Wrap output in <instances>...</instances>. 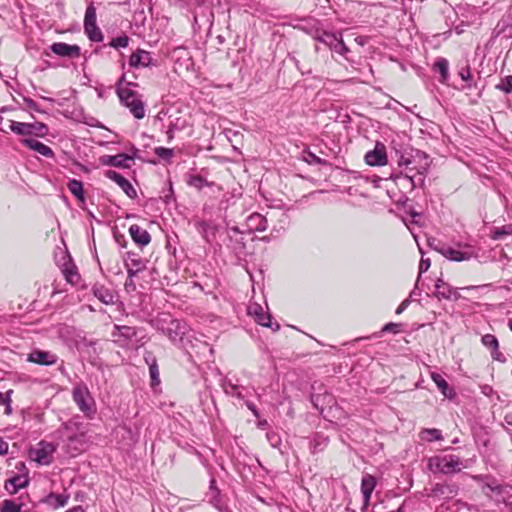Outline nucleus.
<instances>
[{
  "instance_id": "f257e3e1",
  "label": "nucleus",
  "mask_w": 512,
  "mask_h": 512,
  "mask_svg": "<svg viewBox=\"0 0 512 512\" xmlns=\"http://www.w3.org/2000/svg\"><path fill=\"white\" fill-rule=\"evenodd\" d=\"M87 425L79 417L64 422L55 432L58 440L64 444L69 454L75 456L85 450L87 444Z\"/></svg>"
},
{
  "instance_id": "f03ea898",
  "label": "nucleus",
  "mask_w": 512,
  "mask_h": 512,
  "mask_svg": "<svg viewBox=\"0 0 512 512\" xmlns=\"http://www.w3.org/2000/svg\"><path fill=\"white\" fill-rule=\"evenodd\" d=\"M150 324L166 335L173 344L184 347V338L189 332L186 322L173 318L168 313H160L150 320Z\"/></svg>"
},
{
  "instance_id": "7ed1b4c3",
  "label": "nucleus",
  "mask_w": 512,
  "mask_h": 512,
  "mask_svg": "<svg viewBox=\"0 0 512 512\" xmlns=\"http://www.w3.org/2000/svg\"><path fill=\"white\" fill-rule=\"evenodd\" d=\"M427 467L434 474L441 473L447 475L460 472L464 465L460 457L448 454L430 457Z\"/></svg>"
},
{
  "instance_id": "20e7f679",
  "label": "nucleus",
  "mask_w": 512,
  "mask_h": 512,
  "mask_svg": "<svg viewBox=\"0 0 512 512\" xmlns=\"http://www.w3.org/2000/svg\"><path fill=\"white\" fill-rule=\"evenodd\" d=\"M72 398L79 410L88 419L96 414V403L86 385H77L72 390Z\"/></svg>"
},
{
  "instance_id": "39448f33",
  "label": "nucleus",
  "mask_w": 512,
  "mask_h": 512,
  "mask_svg": "<svg viewBox=\"0 0 512 512\" xmlns=\"http://www.w3.org/2000/svg\"><path fill=\"white\" fill-rule=\"evenodd\" d=\"M120 102L126 106L132 115L136 119H142L145 116V105L144 102L140 99L137 92L131 90L128 87H119V95Z\"/></svg>"
},
{
  "instance_id": "423d86ee",
  "label": "nucleus",
  "mask_w": 512,
  "mask_h": 512,
  "mask_svg": "<svg viewBox=\"0 0 512 512\" xmlns=\"http://www.w3.org/2000/svg\"><path fill=\"white\" fill-rule=\"evenodd\" d=\"M84 31L87 37L93 42H102L104 36L96 24V8L90 3L85 11Z\"/></svg>"
},
{
  "instance_id": "0eeeda50",
  "label": "nucleus",
  "mask_w": 512,
  "mask_h": 512,
  "mask_svg": "<svg viewBox=\"0 0 512 512\" xmlns=\"http://www.w3.org/2000/svg\"><path fill=\"white\" fill-rule=\"evenodd\" d=\"M55 450L56 447L53 444L41 441L35 448L30 449L29 456L31 460L40 465H49L52 462Z\"/></svg>"
},
{
  "instance_id": "6e6552de",
  "label": "nucleus",
  "mask_w": 512,
  "mask_h": 512,
  "mask_svg": "<svg viewBox=\"0 0 512 512\" xmlns=\"http://www.w3.org/2000/svg\"><path fill=\"white\" fill-rule=\"evenodd\" d=\"M133 153L131 155L121 153L117 155H105L101 157V163L103 165L117 167V168H130V161L134 160L137 156L138 149L132 147Z\"/></svg>"
},
{
  "instance_id": "1a4fd4ad",
  "label": "nucleus",
  "mask_w": 512,
  "mask_h": 512,
  "mask_svg": "<svg viewBox=\"0 0 512 512\" xmlns=\"http://www.w3.org/2000/svg\"><path fill=\"white\" fill-rule=\"evenodd\" d=\"M488 489L495 494V501L512 506V487L509 485H500L496 480L485 483Z\"/></svg>"
},
{
  "instance_id": "9d476101",
  "label": "nucleus",
  "mask_w": 512,
  "mask_h": 512,
  "mask_svg": "<svg viewBox=\"0 0 512 512\" xmlns=\"http://www.w3.org/2000/svg\"><path fill=\"white\" fill-rule=\"evenodd\" d=\"M139 329L126 325H114L112 331L113 340L121 346L126 345L133 338L137 337Z\"/></svg>"
},
{
  "instance_id": "9b49d317",
  "label": "nucleus",
  "mask_w": 512,
  "mask_h": 512,
  "mask_svg": "<svg viewBox=\"0 0 512 512\" xmlns=\"http://www.w3.org/2000/svg\"><path fill=\"white\" fill-rule=\"evenodd\" d=\"M417 156L424 159L423 165H420L419 167H416V166L410 167V165H412L414 163V160H412L410 157H407L405 155H401L398 160V166L400 168L405 167L406 169L409 170V172L417 170V173L420 175V177L418 178V183H423L424 182L423 175L427 171L429 163L427 161V155L425 153L417 151Z\"/></svg>"
},
{
  "instance_id": "f8f14e48",
  "label": "nucleus",
  "mask_w": 512,
  "mask_h": 512,
  "mask_svg": "<svg viewBox=\"0 0 512 512\" xmlns=\"http://www.w3.org/2000/svg\"><path fill=\"white\" fill-rule=\"evenodd\" d=\"M433 295L438 300L445 299L457 301L460 298V294L458 293V291L449 284H447L446 282H444V280L441 278L437 279L435 282V291Z\"/></svg>"
},
{
  "instance_id": "ddd939ff",
  "label": "nucleus",
  "mask_w": 512,
  "mask_h": 512,
  "mask_svg": "<svg viewBox=\"0 0 512 512\" xmlns=\"http://www.w3.org/2000/svg\"><path fill=\"white\" fill-rule=\"evenodd\" d=\"M57 360L58 357L56 354L39 349L32 350L27 356V361L44 366L53 365Z\"/></svg>"
},
{
  "instance_id": "4468645a",
  "label": "nucleus",
  "mask_w": 512,
  "mask_h": 512,
  "mask_svg": "<svg viewBox=\"0 0 512 512\" xmlns=\"http://www.w3.org/2000/svg\"><path fill=\"white\" fill-rule=\"evenodd\" d=\"M92 293L105 305H113L117 299L115 291L101 283H95L93 285Z\"/></svg>"
},
{
  "instance_id": "2eb2a0df",
  "label": "nucleus",
  "mask_w": 512,
  "mask_h": 512,
  "mask_svg": "<svg viewBox=\"0 0 512 512\" xmlns=\"http://www.w3.org/2000/svg\"><path fill=\"white\" fill-rule=\"evenodd\" d=\"M365 161L370 166L385 165L387 163L385 146L381 143H377L373 150L366 153Z\"/></svg>"
},
{
  "instance_id": "dca6fc26",
  "label": "nucleus",
  "mask_w": 512,
  "mask_h": 512,
  "mask_svg": "<svg viewBox=\"0 0 512 512\" xmlns=\"http://www.w3.org/2000/svg\"><path fill=\"white\" fill-rule=\"evenodd\" d=\"M436 250L445 258L457 262L469 260L474 256V253L472 251H462L446 245H443L440 248H437Z\"/></svg>"
},
{
  "instance_id": "f3484780",
  "label": "nucleus",
  "mask_w": 512,
  "mask_h": 512,
  "mask_svg": "<svg viewBox=\"0 0 512 512\" xmlns=\"http://www.w3.org/2000/svg\"><path fill=\"white\" fill-rule=\"evenodd\" d=\"M105 175L107 178L117 183L129 198L134 199L137 197V192L133 185L121 174L113 170H108Z\"/></svg>"
},
{
  "instance_id": "a211bd4d",
  "label": "nucleus",
  "mask_w": 512,
  "mask_h": 512,
  "mask_svg": "<svg viewBox=\"0 0 512 512\" xmlns=\"http://www.w3.org/2000/svg\"><path fill=\"white\" fill-rule=\"evenodd\" d=\"M482 344L491 351V357L501 363L506 362L505 355L499 351V342L493 334H485L481 338Z\"/></svg>"
},
{
  "instance_id": "6ab92c4d",
  "label": "nucleus",
  "mask_w": 512,
  "mask_h": 512,
  "mask_svg": "<svg viewBox=\"0 0 512 512\" xmlns=\"http://www.w3.org/2000/svg\"><path fill=\"white\" fill-rule=\"evenodd\" d=\"M50 49L54 54L61 57L77 58L80 56V47L78 45L56 42L51 45Z\"/></svg>"
},
{
  "instance_id": "aec40b11",
  "label": "nucleus",
  "mask_w": 512,
  "mask_h": 512,
  "mask_svg": "<svg viewBox=\"0 0 512 512\" xmlns=\"http://www.w3.org/2000/svg\"><path fill=\"white\" fill-rule=\"evenodd\" d=\"M248 313L249 315L254 317L255 321L258 324L268 328L272 327L271 315L269 313H266L261 307V305L257 303L251 304L248 307Z\"/></svg>"
},
{
  "instance_id": "412c9836",
  "label": "nucleus",
  "mask_w": 512,
  "mask_h": 512,
  "mask_svg": "<svg viewBox=\"0 0 512 512\" xmlns=\"http://www.w3.org/2000/svg\"><path fill=\"white\" fill-rule=\"evenodd\" d=\"M377 481L373 475L365 474L361 480V493L363 495L364 507L370 503L371 495L376 487Z\"/></svg>"
},
{
  "instance_id": "4be33fe9",
  "label": "nucleus",
  "mask_w": 512,
  "mask_h": 512,
  "mask_svg": "<svg viewBox=\"0 0 512 512\" xmlns=\"http://www.w3.org/2000/svg\"><path fill=\"white\" fill-rule=\"evenodd\" d=\"M28 484L29 480L26 476L15 475L5 481L4 488L9 494H16L20 489L25 488Z\"/></svg>"
},
{
  "instance_id": "5701e85b",
  "label": "nucleus",
  "mask_w": 512,
  "mask_h": 512,
  "mask_svg": "<svg viewBox=\"0 0 512 512\" xmlns=\"http://www.w3.org/2000/svg\"><path fill=\"white\" fill-rule=\"evenodd\" d=\"M151 62L152 57L150 53L142 49H138L136 52L132 53L129 59V65L134 68L139 66L148 67L151 65Z\"/></svg>"
},
{
  "instance_id": "b1692460",
  "label": "nucleus",
  "mask_w": 512,
  "mask_h": 512,
  "mask_svg": "<svg viewBox=\"0 0 512 512\" xmlns=\"http://www.w3.org/2000/svg\"><path fill=\"white\" fill-rule=\"evenodd\" d=\"M129 233L133 241L141 246H145L150 243L151 236L147 230L141 228L137 224H133L129 228Z\"/></svg>"
},
{
  "instance_id": "393cba45",
  "label": "nucleus",
  "mask_w": 512,
  "mask_h": 512,
  "mask_svg": "<svg viewBox=\"0 0 512 512\" xmlns=\"http://www.w3.org/2000/svg\"><path fill=\"white\" fill-rule=\"evenodd\" d=\"M21 142L23 145L36 151L37 153H39L42 156H45V157H53L54 156V152L52 151V149L49 146L43 144L42 142H40L36 139L25 138Z\"/></svg>"
},
{
  "instance_id": "a878e982",
  "label": "nucleus",
  "mask_w": 512,
  "mask_h": 512,
  "mask_svg": "<svg viewBox=\"0 0 512 512\" xmlns=\"http://www.w3.org/2000/svg\"><path fill=\"white\" fill-rule=\"evenodd\" d=\"M197 231L207 243H211L216 233V226L210 222L199 220L195 223Z\"/></svg>"
},
{
  "instance_id": "bb28decb",
  "label": "nucleus",
  "mask_w": 512,
  "mask_h": 512,
  "mask_svg": "<svg viewBox=\"0 0 512 512\" xmlns=\"http://www.w3.org/2000/svg\"><path fill=\"white\" fill-rule=\"evenodd\" d=\"M431 379L446 398L452 399L455 396L454 390L449 386L448 382L442 375L432 372Z\"/></svg>"
},
{
  "instance_id": "cd10ccee",
  "label": "nucleus",
  "mask_w": 512,
  "mask_h": 512,
  "mask_svg": "<svg viewBox=\"0 0 512 512\" xmlns=\"http://www.w3.org/2000/svg\"><path fill=\"white\" fill-rule=\"evenodd\" d=\"M338 36H339V32L332 33V32H328L323 29H318V28L315 29L312 33V37L314 40L325 44L329 48L333 45V43L335 42V40L337 39Z\"/></svg>"
},
{
  "instance_id": "c85d7f7f",
  "label": "nucleus",
  "mask_w": 512,
  "mask_h": 512,
  "mask_svg": "<svg viewBox=\"0 0 512 512\" xmlns=\"http://www.w3.org/2000/svg\"><path fill=\"white\" fill-rule=\"evenodd\" d=\"M68 500L69 495L50 493L44 498L43 502L57 509L60 507H64L68 503Z\"/></svg>"
},
{
  "instance_id": "c756f323",
  "label": "nucleus",
  "mask_w": 512,
  "mask_h": 512,
  "mask_svg": "<svg viewBox=\"0 0 512 512\" xmlns=\"http://www.w3.org/2000/svg\"><path fill=\"white\" fill-rule=\"evenodd\" d=\"M248 226L258 232H263L267 229V219L259 213H253L248 217Z\"/></svg>"
},
{
  "instance_id": "7c9ffc66",
  "label": "nucleus",
  "mask_w": 512,
  "mask_h": 512,
  "mask_svg": "<svg viewBox=\"0 0 512 512\" xmlns=\"http://www.w3.org/2000/svg\"><path fill=\"white\" fill-rule=\"evenodd\" d=\"M10 130L17 135L22 136L33 134V126H31V123H23L11 120Z\"/></svg>"
},
{
  "instance_id": "2f4dec72",
  "label": "nucleus",
  "mask_w": 512,
  "mask_h": 512,
  "mask_svg": "<svg viewBox=\"0 0 512 512\" xmlns=\"http://www.w3.org/2000/svg\"><path fill=\"white\" fill-rule=\"evenodd\" d=\"M434 70L441 75L440 82L446 83L449 78V62L445 58H438L433 66Z\"/></svg>"
},
{
  "instance_id": "473e14b6",
  "label": "nucleus",
  "mask_w": 512,
  "mask_h": 512,
  "mask_svg": "<svg viewBox=\"0 0 512 512\" xmlns=\"http://www.w3.org/2000/svg\"><path fill=\"white\" fill-rule=\"evenodd\" d=\"M67 187L69 189V191L80 201V202H84L85 201V197H84V190H83V184L81 181L79 180H76V179H71L68 184H67Z\"/></svg>"
},
{
  "instance_id": "72a5a7b5",
  "label": "nucleus",
  "mask_w": 512,
  "mask_h": 512,
  "mask_svg": "<svg viewBox=\"0 0 512 512\" xmlns=\"http://www.w3.org/2000/svg\"><path fill=\"white\" fill-rule=\"evenodd\" d=\"M328 444V438L317 434L310 442V449L312 453L322 451Z\"/></svg>"
},
{
  "instance_id": "f704fd0d",
  "label": "nucleus",
  "mask_w": 512,
  "mask_h": 512,
  "mask_svg": "<svg viewBox=\"0 0 512 512\" xmlns=\"http://www.w3.org/2000/svg\"><path fill=\"white\" fill-rule=\"evenodd\" d=\"M420 437H421V439L429 441V442L439 441V440L443 439L441 431L438 429H435V428L423 429L420 432Z\"/></svg>"
},
{
  "instance_id": "c9c22d12",
  "label": "nucleus",
  "mask_w": 512,
  "mask_h": 512,
  "mask_svg": "<svg viewBox=\"0 0 512 512\" xmlns=\"http://www.w3.org/2000/svg\"><path fill=\"white\" fill-rule=\"evenodd\" d=\"M512 235V225H504L496 227L492 230L491 238L493 240H501L506 236Z\"/></svg>"
},
{
  "instance_id": "e433bc0d",
  "label": "nucleus",
  "mask_w": 512,
  "mask_h": 512,
  "mask_svg": "<svg viewBox=\"0 0 512 512\" xmlns=\"http://www.w3.org/2000/svg\"><path fill=\"white\" fill-rule=\"evenodd\" d=\"M188 185L198 190H202L206 186H210L208 181L200 175H191L187 181Z\"/></svg>"
},
{
  "instance_id": "4c0bfd02",
  "label": "nucleus",
  "mask_w": 512,
  "mask_h": 512,
  "mask_svg": "<svg viewBox=\"0 0 512 512\" xmlns=\"http://www.w3.org/2000/svg\"><path fill=\"white\" fill-rule=\"evenodd\" d=\"M22 504H17L15 501L5 499L0 506V512H21Z\"/></svg>"
},
{
  "instance_id": "58836bf2",
  "label": "nucleus",
  "mask_w": 512,
  "mask_h": 512,
  "mask_svg": "<svg viewBox=\"0 0 512 512\" xmlns=\"http://www.w3.org/2000/svg\"><path fill=\"white\" fill-rule=\"evenodd\" d=\"M63 273L65 275L66 280L71 284H74L79 280V274L77 273L75 266L66 267L63 270Z\"/></svg>"
},
{
  "instance_id": "ea45409f",
  "label": "nucleus",
  "mask_w": 512,
  "mask_h": 512,
  "mask_svg": "<svg viewBox=\"0 0 512 512\" xmlns=\"http://www.w3.org/2000/svg\"><path fill=\"white\" fill-rule=\"evenodd\" d=\"M128 259H129V264H130V267H133L137 270H144L145 269V262L139 258V257H136V255L134 253H128Z\"/></svg>"
},
{
  "instance_id": "a19ab883",
  "label": "nucleus",
  "mask_w": 512,
  "mask_h": 512,
  "mask_svg": "<svg viewBox=\"0 0 512 512\" xmlns=\"http://www.w3.org/2000/svg\"><path fill=\"white\" fill-rule=\"evenodd\" d=\"M129 43V37L127 35L119 36L116 38H113L111 42L109 43V46L119 49V48H125L128 46Z\"/></svg>"
},
{
  "instance_id": "79ce46f5",
  "label": "nucleus",
  "mask_w": 512,
  "mask_h": 512,
  "mask_svg": "<svg viewBox=\"0 0 512 512\" xmlns=\"http://www.w3.org/2000/svg\"><path fill=\"white\" fill-rule=\"evenodd\" d=\"M496 88L505 93H511L512 92V76H506L503 79H501V82L496 85Z\"/></svg>"
},
{
  "instance_id": "37998d69",
  "label": "nucleus",
  "mask_w": 512,
  "mask_h": 512,
  "mask_svg": "<svg viewBox=\"0 0 512 512\" xmlns=\"http://www.w3.org/2000/svg\"><path fill=\"white\" fill-rule=\"evenodd\" d=\"M149 374H150V378H151V385L153 387L159 385L160 384V375H159L158 364L149 367Z\"/></svg>"
},
{
  "instance_id": "c03bdc74",
  "label": "nucleus",
  "mask_w": 512,
  "mask_h": 512,
  "mask_svg": "<svg viewBox=\"0 0 512 512\" xmlns=\"http://www.w3.org/2000/svg\"><path fill=\"white\" fill-rule=\"evenodd\" d=\"M400 330H401V324L390 322L383 326L381 332L397 334L400 332Z\"/></svg>"
},
{
  "instance_id": "a18cd8bd",
  "label": "nucleus",
  "mask_w": 512,
  "mask_h": 512,
  "mask_svg": "<svg viewBox=\"0 0 512 512\" xmlns=\"http://www.w3.org/2000/svg\"><path fill=\"white\" fill-rule=\"evenodd\" d=\"M155 154L162 159H170L173 156V150L165 147L155 148Z\"/></svg>"
},
{
  "instance_id": "49530a36",
  "label": "nucleus",
  "mask_w": 512,
  "mask_h": 512,
  "mask_svg": "<svg viewBox=\"0 0 512 512\" xmlns=\"http://www.w3.org/2000/svg\"><path fill=\"white\" fill-rule=\"evenodd\" d=\"M31 126H33V134L38 136H44L48 131L47 126L42 122L31 123Z\"/></svg>"
},
{
  "instance_id": "de8ad7c7",
  "label": "nucleus",
  "mask_w": 512,
  "mask_h": 512,
  "mask_svg": "<svg viewBox=\"0 0 512 512\" xmlns=\"http://www.w3.org/2000/svg\"><path fill=\"white\" fill-rule=\"evenodd\" d=\"M458 75L460 76V78L463 81L470 82L471 79H472V73H471V69H470L469 65H466V66L462 67L459 70Z\"/></svg>"
},
{
  "instance_id": "09e8293b",
  "label": "nucleus",
  "mask_w": 512,
  "mask_h": 512,
  "mask_svg": "<svg viewBox=\"0 0 512 512\" xmlns=\"http://www.w3.org/2000/svg\"><path fill=\"white\" fill-rule=\"evenodd\" d=\"M430 266H431L430 259L422 257L420 260V264H419V274H418L417 282L419 281L422 273L426 272L430 268Z\"/></svg>"
},
{
  "instance_id": "8fccbe9b",
  "label": "nucleus",
  "mask_w": 512,
  "mask_h": 512,
  "mask_svg": "<svg viewBox=\"0 0 512 512\" xmlns=\"http://www.w3.org/2000/svg\"><path fill=\"white\" fill-rule=\"evenodd\" d=\"M473 479L479 483L482 484V491L484 492L485 491V488H488L485 483L487 482H491L492 480H495L494 478H492L491 476H487V475H475L473 476Z\"/></svg>"
},
{
  "instance_id": "3c124183",
  "label": "nucleus",
  "mask_w": 512,
  "mask_h": 512,
  "mask_svg": "<svg viewBox=\"0 0 512 512\" xmlns=\"http://www.w3.org/2000/svg\"><path fill=\"white\" fill-rule=\"evenodd\" d=\"M343 44H344V41L342 39V34L339 32V36L337 37V39L335 40L333 45L330 47V49L333 50L334 52L340 54L341 49H343Z\"/></svg>"
},
{
  "instance_id": "603ef678",
  "label": "nucleus",
  "mask_w": 512,
  "mask_h": 512,
  "mask_svg": "<svg viewBox=\"0 0 512 512\" xmlns=\"http://www.w3.org/2000/svg\"><path fill=\"white\" fill-rule=\"evenodd\" d=\"M144 360H145V363L151 367V366H154L157 364V360H156V357L154 356V354L150 351H146L145 354H144Z\"/></svg>"
},
{
  "instance_id": "864d4df0",
  "label": "nucleus",
  "mask_w": 512,
  "mask_h": 512,
  "mask_svg": "<svg viewBox=\"0 0 512 512\" xmlns=\"http://www.w3.org/2000/svg\"><path fill=\"white\" fill-rule=\"evenodd\" d=\"M267 438L272 447H278L281 443L280 437L276 433H268Z\"/></svg>"
},
{
  "instance_id": "5fc2aeb1",
  "label": "nucleus",
  "mask_w": 512,
  "mask_h": 512,
  "mask_svg": "<svg viewBox=\"0 0 512 512\" xmlns=\"http://www.w3.org/2000/svg\"><path fill=\"white\" fill-rule=\"evenodd\" d=\"M24 102L25 104L27 105V107L33 111H36V112H42L40 109H39V106L38 104L31 98H24Z\"/></svg>"
},
{
  "instance_id": "6e6d98bb",
  "label": "nucleus",
  "mask_w": 512,
  "mask_h": 512,
  "mask_svg": "<svg viewBox=\"0 0 512 512\" xmlns=\"http://www.w3.org/2000/svg\"><path fill=\"white\" fill-rule=\"evenodd\" d=\"M125 266L127 268V275H128V279H133L139 272H141L142 270H137L133 267H130V264L128 263V261L125 263Z\"/></svg>"
},
{
  "instance_id": "4d7b16f0",
  "label": "nucleus",
  "mask_w": 512,
  "mask_h": 512,
  "mask_svg": "<svg viewBox=\"0 0 512 512\" xmlns=\"http://www.w3.org/2000/svg\"><path fill=\"white\" fill-rule=\"evenodd\" d=\"M9 450V444L0 436V455H6Z\"/></svg>"
},
{
  "instance_id": "13d9d810",
  "label": "nucleus",
  "mask_w": 512,
  "mask_h": 512,
  "mask_svg": "<svg viewBox=\"0 0 512 512\" xmlns=\"http://www.w3.org/2000/svg\"><path fill=\"white\" fill-rule=\"evenodd\" d=\"M124 287H125V290L127 292H133L136 290V285L134 283V280L133 279H128L126 280L125 284H124Z\"/></svg>"
},
{
  "instance_id": "bf43d9fd",
  "label": "nucleus",
  "mask_w": 512,
  "mask_h": 512,
  "mask_svg": "<svg viewBox=\"0 0 512 512\" xmlns=\"http://www.w3.org/2000/svg\"><path fill=\"white\" fill-rule=\"evenodd\" d=\"M409 304H410V300L409 299H405L404 301H402L401 304L397 307V309L395 311L396 314L397 315L401 314L404 310L407 309Z\"/></svg>"
},
{
  "instance_id": "052dcab7",
  "label": "nucleus",
  "mask_w": 512,
  "mask_h": 512,
  "mask_svg": "<svg viewBox=\"0 0 512 512\" xmlns=\"http://www.w3.org/2000/svg\"><path fill=\"white\" fill-rule=\"evenodd\" d=\"M246 406L248 407V409L256 416L258 417L259 416V412L256 408V405L252 402H247L246 403Z\"/></svg>"
},
{
  "instance_id": "680f3d73",
  "label": "nucleus",
  "mask_w": 512,
  "mask_h": 512,
  "mask_svg": "<svg viewBox=\"0 0 512 512\" xmlns=\"http://www.w3.org/2000/svg\"><path fill=\"white\" fill-rule=\"evenodd\" d=\"M12 393H13L12 390H8L7 392L3 393L4 394L3 404H8V403L12 402V400H11Z\"/></svg>"
},
{
  "instance_id": "e2e57ef3",
  "label": "nucleus",
  "mask_w": 512,
  "mask_h": 512,
  "mask_svg": "<svg viewBox=\"0 0 512 512\" xmlns=\"http://www.w3.org/2000/svg\"><path fill=\"white\" fill-rule=\"evenodd\" d=\"M125 74H122V76L120 77V79L118 80V82L116 83V92H117V95H119V87H124L123 84L125 82Z\"/></svg>"
},
{
  "instance_id": "0e129e2a",
  "label": "nucleus",
  "mask_w": 512,
  "mask_h": 512,
  "mask_svg": "<svg viewBox=\"0 0 512 512\" xmlns=\"http://www.w3.org/2000/svg\"><path fill=\"white\" fill-rule=\"evenodd\" d=\"M245 248V244L242 241H236L235 245L233 246V249L235 251L242 250Z\"/></svg>"
},
{
  "instance_id": "69168bd1",
  "label": "nucleus",
  "mask_w": 512,
  "mask_h": 512,
  "mask_svg": "<svg viewBox=\"0 0 512 512\" xmlns=\"http://www.w3.org/2000/svg\"><path fill=\"white\" fill-rule=\"evenodd\" d=\"M210 490L214 491L217 495L219 494V490L216 487V480L215 479H211L210 480Z\"/></svg>"
},
{
  "instance_id": "338daca9",
  "label": "nucleus",
  "mask_w": 512,
  "mask_h": 512,
  "mask_svg": "<svg viewBox=\"0 0 512 512\" xmlns=\"http://www.w3.org/2000/svg\"><path fill=\"white\" fill-rule=\"evenodd\" d=\"M66 512H85V510L83 509L82 506H75V507L67 510Z\"/></svg>"
},
{
  "instance_id": "774afa93",
  "label": "nucleus",
  "mask_w": 512,
  "mask_h": 512,
  "mask_svg": "<svg viewBox=\"0 0 512 512\" xmlns=\"http://www.w3.org/2000/svg\"><path fill=\"white\" fill-rule=\"evenodd\" d=\"M505 421L512 426V413L505 416Z\"/></svg>"
}]
</instances>
